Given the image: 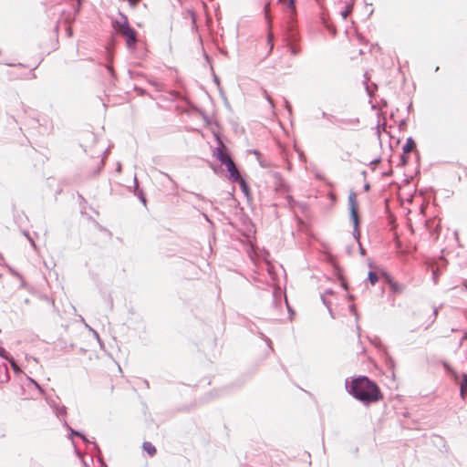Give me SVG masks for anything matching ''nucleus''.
<instances>
[{
    "label": "nucleus",
    "instance_id": "f257e3e1",
    "mask_svg": "<svg viewBox=\"0 0 467 467\" xmlns=\"http://www.w3.org/2000/svg\"><path fill=\"white\" fill-rule=\"evenodd\" d=\"M346 389L348 394L366 406L381 398L379 387L365 376L354 379L350 382L346 380Z\"/></svg>",
    "mask_w": 467,
    "mask_h": 467
},
{
    "label": "nucleus",
    "instance_id": "f03ea898",
    "mask_svg": "<svg viewBox=\"0 0 467 467\" xmlns=\"http://www.w3.org/2000/svg\"><path fill=\"white\" fill-rule=\"evenodd\" d=\"M217 140L218 147L214 149L213 155L221 162L222 165H225L227 171L229 172L228 179L231 182H235L240 179L239 171L231 157L224 153V145L219 137H217Z\"/></svg>",
    "mask_w": 467,
    "mask_h": 467
},
{
    "label": "nucleus",
    "instance_id": "7ed1b4c3",
    "mask_svg": "<svg viewBox=\"0 0 467 467\" xmlns=\"http://www.w3.org/2000/svg\"><path fill=\"white\" fill-rule=\"evenodd\" d=\"M348 205H349V210H350V218L351 220H356L358 218V213H357V208H356V205H357V201H356V193L351 192L349 194H348Z\"/></svg>",
    "mask_w": 467,
    "mask_h": 467
},
{
    "label": "nucleus",
    "instance_id": "20e7f679",
    "mask_svg": "<svg viewBox=\"0 0 467 467\" xmlns=\"http://www.w3.org/2000/svg\"><path fill=\"white\" fill-rule=\"evenodd\" d=\"M121 34L126 37L128 47H131V46L135 45L136 40H137L136 33L131 26L129 28H126V30L123 31Z\"/></svg>",
    "mask_w": 467,
    "mask_h": 467
},
{
    "label": "nucleus",
    "instance_id": "39448f33",
    "mask_svg": "<svg viewBox=\"0 0 467 467\" xmlns=\"http://www.w3.org/2000/svg\"><path fill=\"white\" fill-rule=\"evenodd\" d=\"M119 16H120V27L119 28L120 33L126 30V28L130 27L129 25L128 17L121 12H119Z\"/></svg>",
    "mask_w": 467,
    "mask_h": 467
},
{
    "label": "nucleus",
    "instance_id": "423d86ee",
    "mask_svg": "<svg viewBox=\"0 0 467 467\" xmlns=\"http://www.w3.org/2000/svg\"><path fill=\"white\" fill-rule=\"evenodd\" d=\"M133 182H134V187H135L136 191H138V192H137L138 198L140 200V202L143 204H146V198L144 196V193L141 190H139V182H138V179H137L136 175H134Z\"/></svg>",
    "mask_w": 467,
    "mask_h": 467
},
{
    "label": "nucleus",
    "instance_id": "0eeeda50",
    "mask_svg": "<svg viewBox=\"0 0 467 467\" xmlns=\"http://www.w3.org/2000/svg\"><path fill=\"white\" fill-rule=\"evenodd\" d=\"M353 222V237L354 239L356 240L357 244L358 245H360V242H359V229H358V218H357L356 220H352Z\"/></svg>",
    "mask_w": 467,
    "mask_h": 467
},
{
    "label": "nucleus",
    "instance_id": "6e6552de",
    "mask_svg": "<svg viewBox=\"0 0 467 467\" xmlns=\"http://www.w3.org/2000/svg\"><path fill=\"white\" fill-rule=\"evenodd\" d=\"M142 448L150 456H153L156 453L155 446L150 441H144Z\"/></svg>",
    "mask_w": 467,
    "mask_h": 467
},
{
    "label": "nucleus",
    "instance_id": "1a4fd4ad",
    "mask_svg": "<svg viewBox=\"0 0 467 467\" xmlns=\"http://www.w3.org/2000/svg\"><path fill=\"white\" fill-rule=\"evenodd\" d=\"M414 147V141L411 138H408L406 143L403 146V151L410 152Z\"/></svg>",
    "mask_w": 467,
    "mask_h": 467
},
{
    "label": "nucleus",
    "instance_id": "9d476101",
    "mask_svg": "<svg viewBox=\"0 0 467 467\" xmlns=\"http://www.w3.org/2000/svg\"><path fill=\"white\" fill-rule=\"evenodd\" d=\"M236 182L239 183L242 191L245 193V194H248V192H249V188H248V185L246 183V182L240 177L239 181H237Z\"/></svg>",
    "mask_w": 467,
    "mask_h": 467
},
{
    "label": "nucleus",
    "instance_id": "9b49d317",
    "mask_svg": "<svg viewBox=\"0 0 467 467\" xmlns=\"http://www.w3.org/2000/svg\"><path fill=\"white\" fill-rule=\"evenodd\" d=\"M64 426L69 431V438L71 439L73 436H80L81 435V432L78 431H75L73 430L72 428L69 427V425L67 424V422L66 420H64Z\"/></svg>",
    "mask_w": 467,
    "mask_h": 467
},
{
    "label": "nucleus",
    "instance_id": "f8f14e48",
    "mask_svg": "<svg viewBox=\"0 0 467 467\" xmlns=\"http://www.w3.org/2000/svg\"><path fill=\"white\" fill-rule=\"evenodd\" d=\"M368 279L369 280L370 284L373 285L378 282L379 277L376 273L370 271L368 274Z\"/></svg>",
    "mask_w": 467,
    "mask_h": 467
},
{
    "label": "nucleus",
    "instance_id": "ddd939ff",
    "mask_svg": "<svg viewBox=\"0 0 467 467\" xmlns=\"http://www.w3.org/2000/svg\"><path fill=\"white\" fill-rule=\"evenodd\" d=\"M6 266V268L8 269V271L10 272V274L14 276H16V278L18 279H22V275L20 273H18L16 270H15L12 266L8 265H5Z\"/></svg>",
    "mask_w": 467,
    "mask_h": 467
},
{
    "label": "nucleus",
    "instance_id": "4468645a",
    "mask_svg": "<svg viewBox=\"0 0 467 467\" xmlns=\"http://www.w3.org/2000/svg\"><path fill=\"white\" fill-rule=\"evenodd\" d=\"M279 3L286 5L291 10L295 9V0H278Z\"/></svg>",
    "mask_w": 467,
    "mask_h": 467
},
{
    "label": "nucleus",
    "instance_id": "2eb2a0df",
    "mask_svg": "<svg viewBox=\"0 0 467 467\" xmlns=\"http://www.w3.org/2000/svg\"><path fill=\"white\" fill-rule=\"evenodd\" d=\"M13 370L17 374V373H20L21 372V369L20 368L17 366V364L15 362V360L13 359V358H9L8 359Z\"/></svg>",
    "mask_w": 467,
    "mask_h": 467
},
{
    "label": "nucleus",
    "instance_id": "dca6fc26",
    "mask_svg": "<svg viewBox=\"0 0 467 467\" xmlns=\"http://www.w3.org/2000/svg\"><path fill=\"white\" fill-rule=\"evenodd\" d=\"M91 334L93 335V337L96 338V340H97V341H98V343L99 344V347H100L101 348H104V343H103V341L101 340V338H100V337H99V333L94 329V330L91 332Z\"/></svg>",
    "mask_w": 467,
    "mask_h": 467
},
{
    "label": "nucleus",
    "instance_id": "f3484780",
    "mask_svg": "<svg viewBox=\"0 0 467 467\" xmlns=\"http://www.w3.org/2000/svg\"><path fill=\"white\" fill-rule=\"evenodd\" d=\"M351 7H352V4H349L343 11H341V16L343 19L347 18V16H348V14L351 11Z\"/></svg>",
    "mask_w": 467,
    "mask_h": 467
},
{
    "label": "nucleus",
    "instance_id": "a211bd4d",
    "mask_svg": "<svg viewBox=\"0 0 467 467\" xmlns=\"http://www.w3.org/2000/svg\"><path fill=\"white\" fill-rule=\"evenodd\" d=\"M66 413H67V408L65 406H61L57 409V415L58 417L64 416V415H66Z\"/></svg>",
    "mask_w": 467,
    "mask_h": 467
},
{
    "label": "nucleus",
    "instance_id": "6ab92c4d",
    "mask_svg": "<svg viewBox=\"0 0 467 467\" xmlns=\"http://www.w3.org/2000/svg\"><path fill=\"white\" fill-rule=\"evenodd\" d=\"M26 359L27 360V362L30 364V363H35V364H38V358H36V357H32V356H26Z\"/></svg>",
    "mask_w": 467,
    "mask_h": 467
},
{
    "label": "nucleus",
    "instance_id": "aec40b11",
    "mask_svg": "<svg viewBox=\"0 0 467 467\" xmlns=\"http://www.w3.org/2000/svg\"><path fill=\"white\" fill-rule=\"evenodd\" d=\"M466 385H467V376L465 375L462 382L461 383V394L462 395H463V390H464V388Z\"/></svg>",
    "mask_w": 467,
    "mask_h": 467
},
{
    "label": "nucleus",
    "instance_id": "412c9836",
    "mask_svg": "<svg viewBox=\"0 0 467 467\" xmlns=\"http://www.w3.org/2000/svg\"><path fill=\"white\" fill-rule=\"evenodd\" d=\"M265 97L266 100L268 101V103L270 104L271 108L274 109V101L271 99V97L267 94L266 91H265Z\"/></svg>",
    "mask_w": 467,
    "mask_h": 467
},
{
    "label": "nucleus",
    "instance_id": "4be33fe9",
    "mask_svg": "<svg viewBox=\"0 0 467 467\" xmlns=\"http://www.w3.org/2000/svg\"><path fill=\"white\" fill-rule=\"evenodd\" d=\"M0 357L8 360L9 359V357L6 355V352L5 350L0 347Z\"/></svg>",
    "mask_w": 467,
    "mask_h": 467
},
{
    "label": "nucleus",
    "instance_id": "5701e85b",
    "mask_svg": "<svg viewBox=\"0 0 467 467\" xmlns=\"http://www.w3.org/2000/svg\"><path fill=\"white\" fill-rule=\"evenodd\" d=\"M112 25H113L114 28H119L120 27V16H119L118 19L114 20L112 22Z\"/></svg>",
    "mask_w": 467,
    "mask_h": 467
},
{
    "label": "nucleus",
    "instance_id": "b1692460",
    "mask_svg": "<svg viewBox=\"0 0 467 467\" xmlns=\"http://www.w3.org/2000/svg\"><path fill=\"white\" fill-rule=\"evenodd\" d=\"M24 234L27 237V239L29 240L31 245L36 249V245L35 244V242L33 241V239L29 236V234L27 233H24Z\"/></svg>",
    "mask_w": 467,
    "mask_h": 467
},
{
    "label": "nucleus",
    "instance_id": "393cba45",
    "mask_svg": "<svg viewBox=\"0 0 467 467\" xmlns=\"http://www.w3.org/2000/svg\"><path fill=\"white\" fill-rule=\"evenodd\" d=\"M438 275H439L438 270L432 271V279H433L434 283H437Z\"/></svg>",
    "mask_w": 467,
    "mask_h": 467
},
{
    "label": "nucleus",
    "instance_id": "a878e982",
    "mask_svg": "<svg viewBox=\"0 0 467 467\" xmlns=\"http://www.w3.org/2000/svg\"><path fill=\"white\" fill-rule=\"evenodd\" d=\"M79 437L82 439V441L84 442H86V443H89L90 442L89 440L84 434L81 433V435Z\"/></svg>",
    "mask_w": 467,
    "mask_h": 467
},
{
    "label": "nucleus",
    "instance_id": "bb28decb",
    "mask_svg": "<svg viewBox=\"0 0 467 467\" xmlns=\"http://www.w3.org/2000/svg\"><path fill=\"white\" fill-rule=\"evenodd\" d=\"M321 299H322L324 305H326L327 306V308L330 310L329 303L325 299L324 296H321Z\"/></svg>",
    "mask_w": 467,
    "mask_h": 467
},
{
    "label": "nucleus",
    "instance_id": "cd10ccee",
    "mask_svg": "<svg viewBox=\"0 0 467 467\" xmlns=\"http://www.w3.org/2000/svg\"><path fill=\"white\" fill-rule=\"evenodd\" d=\"M85 327L91 333L94 329L86 322H84Z\"/></svg>",
    "mask_w": 467,
    "mask_h": 467
},
{
    "label": "nucleus",
    "instance_id": "c85d7f7f",
    "mask_svg": "<svg viewBox=\"0 0 467 467\" xmlns=\"http://www.w3.org/2000/svg\"><path fill=\"white\" fill-rule=\"evenodd\" d=\"M285 109L288 110L289 113H291V106L287 100H285Z\"/></svg>",
    "mask_w": 467,
    "mask_h": 467
},
{
    "label": "nucleus",
    "instance_id": "c756f323",
    "mask_svg": "<svg viewBox=\"0 0 467 467\" xmlns=\"http://www.w3.org/2000/svg\"><path fill=\"white\" fill-rule=\"evenodd\" d=\"M254 154L255 155L256 159L259 161L260 152L258 150H254Z\"/></svg>",
    "mask_w": 467,
    "mask_h": 467
},
{
    "label": "nucleus",
    "instance_id": "7c9ffc66",
    "mask_svg": "<svg viewBox=\"0 0 467 467\" xmlns=\"http://www.w3.org/2000/svg\"><path fill=\"white\" fill-rule=\"evenodd\" d=\"M19 281H20L21 286H25L26 285V282H25L23 277H22V279H19Z\"/></svg>",
    "mask_w": 467,
    "mask_h": 467
},
{
    "label": "nucleus",
    "instance_id": "2f4dec72",
    "mask_svg": "<svg viewBox=\"0 0 467 467\" xmlns=\"http://www.w3.org/2000/svg\"><path fill=\"white\" fill-rule=\"evenodd\" d=\"M120 171H121V164L118 163L117 171L120 172Z\"/></svg>",
    "mask_w": 467,
    "mask_h": 467
},
{
    "label": "nucleus",
    "instance_id": "473e14b6",
    "mask_svg": "<svg viewBox=\"0 0 467 467\" xmlns=\"http://www.w3.org/2000/svg\"><path fill=\"white\" fill-rule=\"evenodd\" d=\"M358 246H359L360 254H364L365 250L362 248L361 244H360V245H358Z\"/></svg>",
    "mask_w": 467,
    "mask_h": 467
},
{
    "label": "nucleus",
    "instance_id": "72a5a7b5",
    "mask_svg": "<svg viewBox=\"0 0 467 467\" xmlns=\"http://www.w3.org/2000/svg\"><path fill=\"white\" fill-rule=\"evenodd\" d=\"M67 35H68V36H71V35H72V30H71V28H70V27H68V28L67 29Z\"/></svg>",
    "mask_w": 467,
    "mask_h": 467
},
{
    "label": "nucleus",
    "instance_id": "f704fd0d",
    "mask_svg": "<svg viewBox=\"0 0 467 467\" xmlns=\"http://www.w3.org/2000/svg\"><path fill=\"white\" fill-rule=\"evenodd\" d=\"M391 287H392L393 289H397V285H396V283H391Z\"/></svg>",
    "mask_w": 467,
    "mask_h": 467
},
{
    "label": "nucleus",
    "instance_id": "c9c22d12",
    "mask_svg": "<svg viewBox=\"0 0 467 467\" xmlns=\"http://www.w3.org/2000/svg\"><path fill=\"white\" fill-rule=\"evenodd\" d=\"M31 382H33L37 388H39L38 384L36 383V381H35L34 379H30Z\"/></svg>",
    "mask_w": 467,
    "mask_h": 467
},
{
    "label": "nucleus",
    "instance_id": "e433bc0d",
    "mask_svg": "<svg viewBox=\"0 0 467 467\" xmlns=\"http://www.w3.org/2000/svg\"><path fill=\"white\" fill-rule=\"evenodd\" d=\"M79 321H81L84 324L85 320H84L83 317H81V316L79 317Z\"/></svg>",
    "mask_w": 467,
    "mask_h": 467
},
{
    "label": "nucleus",
    "instance_id": "4c0bfd02",
    "mask_svg": "<svg viewBox=\"0 0 467 467\" xmlns=\"http://www.w3.org/2000/svg\"><path fill=\"white\" fill-rule=\"evenodd\" d=\"M326 294H332V290L327 289V290L326 291Z\"/></svg>",
    "mask_w": 467,
    "mask_h": 467
},
{
    "label": "nucleus",
    "instance_id": "58836bf2",
    "mask_svg": "<svg viewBox=\"0 0 467 467\" xmlns=\"http://www.w3.org/2000/svg\"><path fill=\"white\" fill-rule=\"evenodd\" d=\"M268 5H269L268 4H267V5H265V11L267 10Z\"/></svg>",
    "mask_w": 467,
    "mask_h": 467
},
{
    "label": "nucleus",
    "instance_id": "ea45409f",
    "mask_svg": "<svg viewBox=\"0 0 467 467\" xmlns=\"http://www.w3.org/2000/svg\"><path fill=\"white\" fill-rule=\"evenodd\" d=\"M365 189H366V190H368V184H366V185H365Z\"/></svg>",
    "mask_w": 467,
    "mask_h": 467
},
{
    "label": "nucleus",
    "instance_id": "a19ab883",
    "mask_svg": "<svg viewBox=\"0 0 467 467\" xmlns=\"http://www.w3.org/2000/svg\"><path fill=\"white\" fill-rule=\"evenodd\" d=\"M465 286H466V288H467V282L465 283Z\"/></svg>",
    "mask_w": 467,
    "mask_h": 467
}]
</instances>
